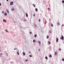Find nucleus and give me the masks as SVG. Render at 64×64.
Returning a JSON list of instances; mask_svg holds the SVG:
<instances>
[{
	"instance_id": "obj_1",
	"label": "nucleus",
	"mask_w": 64,
	"mask_h": 64,
	"mask_svg": "<svg viewBox=\"0 0 64 64\" xmlns=\"http://www.w3.org/2000/svg\"><path fill=\"white\" fill-rule=\"evenodd\" d=\"M60 39H62V40H64V37L63 36H62V38H60Z\"/></svg>"
},
{
	"instance_id": "obj_2",
	"label": "nucleus",
	"mask_w": 64,
	"mask_h": 64,
	"mask_svg": "<svg viewBox=\"0 0 64 64\" xmlns=\"http://www.w3.org/2000/svg\"><path fill=\"white\" fill-rule=\"evenodd\" d=\"M13 2H10V5H13Z\"/></svg>"
},
{
	"instance_id": "obj_3",
	"label": "nucleus",
	"mask_w": 64,
	"mask_h": 64,
	"mask_svg": "<svg viewBox=\"0 0 64 64\" xmlns=\"http://www.w3.org/2000/svg\"><path fill=\"white\" fill-rule=\"evenodd\" d=\"M58 38H56V42H58Z\"/></svg>"
},
{
	"instance_id": "obj_4",
	"label": "nucleus",
	"mask_w": 64,
	"mask_h": 64,
	"mask_svg": "<svg viewBox=\"0 0 64 64\" xmlns=\"http://www.w3.org/2000/svg\"><path fill=\"white\" fill-rule=\"evenodd\" d=\"M57 52H55L54 53V54L55 55H57Z\"/></svg>"
},
{
	"instance_id": "obj_5",
	"label": "nucleus",
	"mask_w": 64,
	"mask_h": 64,
	"mask_svg": "<svg viewBox=\"0 0 64 64\" xmlns=\"http://www.w3.org/2000/svg\"><path fill=\"white\" fill-rule=\"evenodd\" d=\"M6 10L7 13H9V12L8 10L7 9H6Z\"/></svg>"
},
{
	"instance_id": "obj_6",
	"label": "nucleus",
	"mask_w": 64,
	"mask_h": 64,
	"mask_svg": "<svg viewBox=\"0 0 64 64\" xmlns=\"http://www.w3.org/2000/svg\"><path fill=\"white\" fill-rule=\"evenodd\" d=\"M3 21L4 22H6V20H5L4 19L3 20Z\"/></svg>"
},
{
	"instance_id": "obj_7",
	"label": "nucleus",
	"mask_w": 64,
	"mask_h": 64,
	"mask_svg": "<svg viewBox=\"0 0 64 64\" xmlns=\"http://www.w3.org/2000/svg\"><path fill=\"white\" fill-rule=\"evenodd\" d=\"M22 54L24 55H25V53L24 52H23L22 53Z\"/></svg>"
},
{
	"instance_id": "obj_8",
	"label": "nucleus",
	"mask_w": 64,
	"mask_h": 64,
	"mask_svg": "<svg viewBox=\"0 0 64 64\" xmlns=\"http://www.w3.org/2000/svg\"><path fill=\"white\" fill-rule=\"evenodd\" d=\"M14 10H15V9H14V8H12V9L11 10L12 11H14Z\"/></svg>"
},
{
	"instance_id": "obj_9",
	"label": "nucleus",
	"mask_w": 64,
	"mask_h": 64,
	"mask_svg": "<svg viewBox=\"0 0 64 64\" xmlns=\"http://www.w3.org/2000/svg\"><path fill=\"white\" fill-rule=\"evenodd\" d=\"M3 54L2 53H0V55H1L0 56H2V55Z\"/></svg>"
},
{
	"instance_id": "obj_10",
	"label": "nucleus",
	"mask_w": 64,
	"mask_h": 64,
	"mask_svg": "<svg viewBox=\"0 0 64 64\" xmlns=\"http://www.w3.org/2000/svg\"><path fill=\"white\" fill-rule=\"evenodd\" d=\"M17 54L18 55H19V52H17Z\"/></svg>"
},
{
	"instance_id": "obj_11",
	"label": "nucleus",
	"mask_w": 64,
	"mask_h": 64,
	"mask_svg": "<svg viewBox=\"0 0 64 64\" xmlns=\"http://www.w3.org/2000/svg\"><path fill=\"white\" fill-rule=\"evenodd\" d=\"M34 37H35V38H36V37H37V35H36V34H35L34 35Z\"/></svg>"
},
{
	"instance_id": "obj_12",
	"label": "nucleus",
	"mask_w": 64,
	"mask_h": 64,
	"mask_svg": "<svg viewBox=\"0 0 64 64\" xmlns=\"http://www.w3.org/2000/svg\"><path fill=\"white\" fill-rule=\"evenodd\" d=\"M46 38L47 39H48L49 38V36H47L46 37Z\"/></svg>"
},
{
	"instance_id": "obj_13",
	"label": "nucleus",
	"mask_w": 64,
	"mask_h": 64,
	"mask_svg": "<svg viewBox=\"0 0 64 64\" xmlns=\"http://www.w3.org/2000/svg\"><path fill=\"white\" fill-rule=\"evenodd\" d=\"M26 17H28V14H26Z\"/></svg>"
},
{
	"instance_id": "obj_14",
	"label": "nucleus",
	"mask_w": 64,
	"mask_h": 64,
	"mask_svg": "<svg viewBox=\"0 0 64 64\" xmlns=\"http://www.w3.org/2000/svg\"><path fill=\"white\" fill-rule=\"evenodd\" d=\"M24 21H26V20L25 18H24Z\"/></svg>"
},
{
	"instance_id": "obj_15",
	"label": "nucleus",
	"mask_w": 64,
	"mask_h": 64,
	"mask_svg": "<svg viewBox=\"0 0 64 64\" xmlns=\"http://www.w3.org/2000/svg\"><path fill=\"white\" fill-rule=\"evenodd\" d=\"M48 43L49 44H51V42H50L49 41L48 42Z\"/></svg>"
},
{
	"instance_id": "obj_16",
	"label": "nucleus",
	"mask_w": 64,
	"mask_h": 64,
	"mask_svg": "<svg viewBox=\"0 0 64 64\" xmlns=\"http://www.w3.org/2000/svg\"><path fill=\"white\" fill-rule=\"evenodd\" d=\"M50 25H51V26H52V27H53V24H51Z\"/></svg>"
},
{
	"instance_id": "obj_17",
	"label": "nucleus",
	"mask_w": 64,
	"mask_h": 64,
	"mask_svg": "<svg viewBox=\"0 0 64 64\" xmlns=\"http://www.w3.org/2000/svg\"><path fill=\"white\" fill-rule=\"evenodd\" d=\"M50 58L52 57V55H50Z\"/></svg>"
},
{
	"instance_id": "obj_18",
	"label": "nucleus",
	"mask_w": 64,
	"mask_h": 64,
	"mask_svg": "<svg viewBox=\"0 0 64 64\" xmlns=\"http://www.w3.org/2000/svg\"><path fill=\"white\" fill-rule=\"evenodd\" d=\"M5 31H6V32H8V31L7 30H5Z\"/></svg>"
},
{
	"instance_id": "obj_19",
	"label": "nucleus",
	"mask_w": 64,
	"mask_h": 64,
	"mask_svg": "<svg viewBox=\"0 0 64 64\" xmlns=\"http://www.w3.org/2000/svg\"><path fill=\"white\" fill-rule=\"evenodd\" d=\"M45 58L46 59H48V58L46 56L45 57Z\"/></svg>"
},
{
	"instance_id": "obj_20",
	"label": "nucleus",
	"mask_w": 64,
	"mask_h": 64,
	"mask_svg": "<svg viewBox=\"0 0 64 64\" xmlns=\"http://www.w3.org/2000/svg\"><path fill=\"white\" fill-rule=\"evenodd\" d=\"M35 10H36V11H38V9H37V8H36L35 9Z\"/></svg>"
},
{
	"instance_id": "obj_21",
	"label": "nucleus",
	"mask_w": 64,
	"mask_h": 64,
	"mask_svg": "<svg viewBox=\"0 0 64 64\" xmlns=\"http://www.w3.org/2000/svg\"><path fill=\"white\" fill-rule=\"evenodd\" d=\"M33 42H35V40H33Z\"/></svg>"
},
{
	"instance_id": "obj_22",
	"label": "nucleus",
	"mask_w": 64,
	"mask_h": 64,
	"mask_svg": "<svg viewBox=\"0 0 64 64\" xmlns=\"http://www.w3.org/2000/svg\"><path fill=\"white\" fill-rule=\"evenodd\" d=\"M49 33H52V31H50L49 32Z\"/></svg>"
},
{
	"instance_id": "obj_23",
	"label": "nucleus",
	"mask_w": 64,
	"mask_h": 64,
	"mask_svg": "<svg viewBox=\"0 0 64 64\" xmlns=\"http://www.w3.org/2000/svg\"><path fill=\"white\" fill-rule=\"evenodd\" d=\"M29 56L30 57H32V55H30Z\"/></svg>"
},
{
	"instance_id": "obj_24",
	"label": "nucleus",
	"mask_w": 64,
	"mask_h": 64,
	"mask_svg": "<svg viewBox=\"0 0 64 64\" xmlns=\"http://www.w3.org/2000/svg\"><path fill=\"white\" fill-rule=\"evenodd\" d=\"M6 15H7V13H6L4 14V16H6Z\"/></svg>"
},
{
	"instance_id": "obj_25",
	"label": "nucleus",
	"mask_w": 64,
	"mask_h": 64,
	"mask_svg": "<svg viewBox=\"0 0 64 64\" xmlns=\"http://www.w3.org/2000/svg\"><path fill=\"white\" fill-rule=\"evenodd\" d=\"M47 22V21H46V20L45 21V24H46Z\"/></svg>"
},
{
	"instance_id": "obj_26",
	"label": "nucleus",
	"mask_w": 64,
	"mask_h": 64,
	"mask_svg": "<svg viewBox=\"0 0 64 64\" xmlns=\"http://www.w3.org/2000/svg\"><path fill=\"white\" fill-rule=\"evenodd\" d=\"M48 10H50V8H48Z\"/></svg>"
},
{
	"instance_id": "obj_27",
	"label": "nucleus",
	"mask_w": 64,
	"mask_h": 64,
	"mask_svg": "<svg viewBox=\"0 0 64 64\" xmlns=\"http://www.w3.org/2000/svg\"><path fill=\"white\" fill-rule=\"evenodd\" d=\"M38 43H40V44L41 43V42H38Z\"/></svg>"
},
{
	"instance_id": "obj_28",
	"label": "nucleus",
	"mask_w": 64,
	"mask_h": 64,
	"mask_svg": "<svg viewBox=\"0 0 64 64\" xmlns=\"http://www.w3.org/2000/svg\"><path fill=\"white\" fill-rule=\"evenodd\" d=\"M62 61H64V58H63L62 59Z\"/></svg>"
},
{
	"instance_id": "obj_29",
	"label": "nucleus",
	"mask_w": 64,
	"mask_h": 64,
	"mask_svg": "<svg viewBox=\"0 0 64 64\" xmlns=\"http://www.w3.org/2000/svg\"><path fill=\"white\" fill-rule=\"evenodd\" d=\"M62 3H64V0H62Z\"/></svg>"
},
{
	"instance_id": "obj_30",
	"label": "nucleus",
	"mask_w": 64,
	"mask_h": 64,
	"mask_svg": "<svg viewBox=\"0 0 64 64\" xmlns=\"http://www.w3.org/2000/svg\"><path fill=\"white\" fill-rule=\"evenodd\" d=\"M58 25H60V23H58Z\"/></svg>"
},
{
	"instance_id": "obj_31",
	"label": "nucleus",
	"mask_w": 64,
	"mask_h": 64,
	"mask_svg": "<svg viewBox=\"0 0 64 64\" xmlns=\"http://www.w3.org/2000/svg\"><path fill=\"white\" fill-rule=\"evenodd\" d=\"M17 50V48H14V50Z\"/></svg>"
},
{
	"instance_id": "obj_32",
	"label": "nucleus",
	"mask_w": 64,
	"mask_h": 64,
	"mask_svg": "<svg viewBox=\"0 0 64 64\" xmlns=\"http://www.w3.org/2000/svg\"><path fill=\"white\" fill-rule=\"evenodd\" d=\"M30 34H32V32H30Z\"/></svg>"
},
{
	"instance_id": "obj_33",
	"label": "nucleus",
	"mask_w": 64,
	"mask_h": 64,
	"mask_svg": "<svg viewBox=\"0 0 64 64\" xmlns=\"http://www.w3.org/2000/svg\"><path fill=\"white\" fill-rule=\"evenodd\" d=\"M59 51H60V50H61V49L59 48Z\"/></svg>"
},
{
	"instance_id": "obj_34",
	"label": "nucleus",
	"mask_w": 64,
	"mask_h": 64,
	"mask_svg": "<svg viewBox=\"0 0 64 64\" xmlns=\"http://www.w3.org/2000/svg\"><path fill=\"white\" fill-rule=\"evenodd\" d=\"M33 16H35V14H34L33 15Z\"/></svg>"
},
{
	"instance_id": "obj_35",
	"label": "nucleus",
	"mask_w": 64,
	"mask_h": 64,
	"mask_svg": "<svg viewBox=\"0 0 64 64\" xmlns=\"http://www.w3.org/2000/svg\"><path fill=\"white\" fill-rule=\"evenodd\" d=\"M26 62H27V61H28V60H26Z\"/></svg>"
},
{
	"instance_id": "obj_36",
	"label": "nucleus",
	"mask_w": 64,
	"mask_h": 64,
	"mask_svg": "<svg viewBox=\"0 0 64 64\" xmlns=\"http://www.w3.org/2000/svg\"><path fill=\"white\" fill-rule=\"evenodd\" d=\"M39 22H40V20H39Z\"/></svg>"
},
{
	"instance_id": "obj_37",
	"label": "nucleus",
	"mask_w": 64,
	"mask_h": 64,
	"mask_svg": "<svg viewBox=\"0 0 64 64\" xmlns=\"http://www.w3.org/2000/svg\"><path fill=\"white\" fill-rule=\"evenodd\" d=\"M1 6V4L0 3V6Z\"/></svg>"
},
{
	"instance_id": "obj_38",
	"label": "nucleus",
	"mask_w": 64,
	"mask_h": 64,
	"mask_svg": "<svg viewBox=\"0 0 64 64\" xmlns=\"http://www.w3.org/2000/svg\"><path fill=\"white\" fill-rule=\"evenodd\" d=\"M2 12V13L3 14V13H4V12Z\"/></svg>"
},
{
	"instance_id": "obj_39",
	"label": "nucleus",
	"mask_w": 64,
	"mask_h": 64,
	"mask_svg": "<svg viewBox=\"0 0 64 64\" xmlns=\"http://www.w3.org/2000/svg\"><path fill=\"white\" fill-rule=\"evenodd\" d=\"M64 26V24H62V26Z\"/></svg>"
},
{
	"instance_id": "obj_40",
	"label": "nucleus",
	"mask_w": 64,
	"mask_h": 64,
	"mask_svg": "<svg viewBox=\"0 0 64 64\" xmlns=\"http://www.w3.org/2000/svg\"><path fill=\"white\" fill-rule=\"evenodd\" d=\"M38 50H39V51H40V49H39Z\"/></svg>"
},
{
	"instance_id": "obj_41",
	"label": "nucleus",
	"mask_w": 64,
	"mask_h": 64,
	"mask_svg": "<svg viewBox=\"0 0 64 64\" xmlns=\"http://www.w3.org/2000/svg\"><path fill=\"white\" fill-rule=\"evenodd\" d=\"M32 5H33L34 6V4H33Z\"/></svg>"
},
{
	"instance_id": "obj_42",
	"label": "nucleus",
	"mask_w": 64,
	"mask_h": 64,
	"mask_svg": "<svg viewBox=\"0 0 64 64\" xmlns=\"http://www.w3.org/2000/svg\"><path fill=\"white\" fill-rule=\"evenodd\" d=\"M36 6H34V7H36Z\"/></svg>"
},
{
	"instance_id": "obj_43",
	"label": "nucleus",
	"mask_w": 64,
	"mask_h": 64,
	"mask_svg": "<svg viewBox=\"0 0 64 64\" xmlns=\"http://www.w3.org/2000/svg\"><path fill=\"white\" fill-rule=\"evenodd\" d=\"M6 1H8V0H6Z\"/></svg>"
},
{
	"instance_id": "obj_44",
	"label": "nucleus",
	"mask_w": 64,
	"mask_h": 64,
	"mask_svg": "<svg viewBox=\"0 0 64 64\" xmlns=\"http://www.w3.org/2000/svg\"><path fill=\"white\" fill-rule=\"evenodd\" d=\"M14 23H15V22H14Z\"/></svg>"
},
{
	"instance_id": "obj_45",
	"label": "nucleus",
	"mask_w": 64,
	"mask_h": 64,
	"mask_svg": "<svg viewBox=\"0 0 64 64\" xmlns=\"http://www.w3.org/2000/svg\"><path fill=\"white\" fill-rule=\"evenodd\" d=\"M34 26H36V24H35Z\"/></svg>"
},
{
	"instance_id": "obj_46",
	"label": "nucleus",
	"mask_w": 64,
	"mask_h": 64,
	"mask_svg": "<svg viewBox=\"0 0 64 64\" xmlns=\"http://www.w3.org/2000/svg\"><path fill=\"white\" fill-rule=\"evenodd\" d=\"M29 53H30V52H29Z\"/></svg>"
},
{
	"instance_id": "obj_47",
	"label": "nucleus",
	"mask_w": 64,
	"mask_h": 64,
	"mask_svg": "<svg viewBox=\"0 0 64 64\" xmlns=\"http://www.w3.org/2000/svg\"><path fill=\"white\" fill-rule=\"evenodd\" d=\"M20 28H22V27H20Z\"/></svg>"
},
{
	"instance_id": "obj_48",
	"label": "nucleus",
	"mask_w": 64,
	"mask_h": 64,
	"mask_svg": "<svg viewBox=\"0 0 64 64\" xmlns=\"http://www.w3.org/2000/svg\"><path fill=\"white\" fill-rule=\"evenodd\" d=\"M0 52H1V50H0Z\"/></svg>"
}]
</instances>
